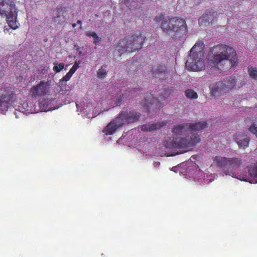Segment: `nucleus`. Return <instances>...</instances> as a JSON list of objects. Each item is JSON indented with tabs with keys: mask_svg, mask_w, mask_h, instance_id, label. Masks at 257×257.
Listing matches in <instances>:
<instances>
[{
	"mask_svg": "<svg viewBox=\"0 0 257 257\" xmlns=\"http://www.w3.org/2000/svg\"><path fill=\"white\" fill-rule=\"evenodd\" d=\"M7 18V22L9 27L13 30H16L18 26L17 25V11H16L11 13L8 14L5 16Z\"/></svg>",
	"mask_w": 257,
	"mask_h": 257,
	"instance_id": "15",
	"label": "nucleus"
},
{
	"mask_svg": "<svg viewBox=\"0 0 257 257\" xmlns=\"http://www.w3.org/2000/svg\"><path fill=\"white\" fill-rule=\"evenodd\" d=\"M54 64L55 66H54L53 70L55 73L60 72L64 68V64L63 63L58 64L56 62H54Z\"/></svg>",
	"mask_w": 257,
	"mask_h": 257,
	"instance_id": "25",
	"label": "nucleus"
},
{
	"mask_svg": "<svg viewBox=\"0 0 257 257\" xmlns=\"http://www.w3.org/2000/svg\"><path fill=\"white\" fill-rule=\"evenodd\" d=\"M214 163L227 174L228 158L221 156H216L213 158Z\"/></svg>",
	"mask_w": 257,
	"mask_h": 257,
	"instance_id": "12",
	"label": "nucleus"
},
{
	"mask_svg": "<svg viewBox=\"0 0 257 257\" xmlns=\"http://www.w3.org/2000/svg\"><path fill=\"white\" fill-rule=\"evenodd\" d=\"M46 101L45 100H41L39 101V106L41 110L44 111L45 112L47 111L49 109L47 108V106H45Z\"/></svg>",
	"mask_w": 257,
	"mask_h": 257,
	"instance_id": "30",
	"label": "nucleus"
},
{
	"mask_svg": "<svg viewBox=\"0 0 257 257\" xmlns=\"http://www.w3.org/2000/svg\"><path fill=\"white\" fill-rule=\"evenodd\" d=\"M141 114L135 110L126 109L122 110L118 116L115 118V121H117L119 125L133 123L139 120Z\"/></svg>",
	"mask_w": 257,
	"mask_h": 257,
	"instance_id": "6",
	"label": "nucleus"
},
{
	"mask_svg": "<svg viewBox=\"0 0 257 257\" xmlns=\"http://www.w3.org/2000/svg\"><path fill=\"white\" fill-rule=\"evenodd\" d=\"M189 124V127H190V132L201 131L204 129L206 126V121L198 122L195 123H190Z\"/></svg>",
	"mask_w": 257,
	"mask_h": 257,
	"instance_id": "18",
	"label": "nucleus"
},
{
	"mask_svg": "<svg viewBox=\"0 0 257 257\" xmlns=\"http://www.w3.org/2000/svg\"><path fill=\"white\" fill-rule=\"evenodd\" d=\"M76 26V23H74L73 24H72V27H73V28H74V27H75Z\"/></svg>",
	"mask_w": 257,
	"mask_h": 257,
	"instance_id": "35",
	"label": "nucleus"
},
{
	"mask_svg": "<svg viewBox=\"0 0 257 257\" xmlns=\"http://www.w3.org/2000/svg\"><path fill=\"white\" fill-rule=\"evenodd\" d=\"M77 23L79 24V25H81L82 22L80 20H78Z\"/></svg>",
	"mask_w": 257,
	"mask_h": 257,
	"instance_id": "34",
	"label": "nucleus"
},
{
	"mask_svg": "<svg viewBox=\"0 0 257 257\" xmlns=\"http://www.w3.org/2000/svg\"><path fill=\"white\" fill-rule=\"evenodd\" d=\"M236 79L234 76H231L224 79L223 81H221L223 82L225 92L229 91L234 88H237L242 86L241 84L237 85Z\"/></svg>",
	"mask_w": 257,
	"mask_h": 257,
	"instance_id": "10",
	"label": "nucleus"
},
{
	"mask_svg": "<svg viewBox=\"0 0 257 257\" xmlns=\"http://www.w3.org/2000/svg\"><path fill=\"white\" fill-rule=\"evenodd\" d=\"M189 124L182 123L175 125L172 129L173 134L179 136L188 135L187 138H177L173 140L172 144H167V147L174 149L186 148L192 147L199 143L201 139L197 133H191L189 130Z\"/></svg>",
	"mask_w": 257,
	"mask_h": 257,
	"instance_id": "2",
	"label": "nucleus"
},
{
	"mask_svg": "<svg viewBox=\"0 0 257 257\" xmlns=\"http://www.w3.org/2000/svg\"><path fill=\"white\" fill-rule=\"evenodd\" d=\"M106 74L107 65L104 64L102 66L101 69L97 71V75L98 78L103 79L106 77Z\"/></svg>",
	"mask_w": 257,
	"mask_h": 257,
	"instance_id": "23",
	"label": "nucleus"
},
{
	"mask_svg": "<svg viewBox=\"0 0 257 257\" xmlns=\"http://www.w3.org/2000/svg\"><path fill=\"white\" fill-rule=\"evenodd\" d=\"M248 174L251 179V183L257 182V162L248 169Z\"/></svg>",
	"mask_w": 257,
	"mask_h": 257,
	"instance_id": "20",
	"label": "nucleus"
},
{
	"mask_svg": "<svg viewBox=\"0 0 257 257\" xmlns=\"http://www.w3.org/2000/svg\"><path fill=\"white\" fill-rule=\"evenodd\" d=\"M33 98H37L39 96H44L47 93V86L44 81H40L39 84L34 85L30 91Z\"/></svg>",
	"mask_w": 257,
	"mask_h": 257,
	"instance_id": "9",
	"label": "nucleus"
},
{
	"mask_svg": "<svg viewBox=\"0 0 257 257\" xmlns=\"http://www.w3.org/2000/svg\"><path fill=\"white\" fill-rule=\"evenodd\" d=\"M202 41L197 42L190 50V55L186 62V67L190 71H201L204 66Z\"/></svg>",
	"mask_w": 257,
	"mask_h": 257,
	"instance_id": "5",
	"label": "nucleus"
},
{
	"mask_svg": "<svg viewBox=\"0 0 257 257\" xmlns=\"http://www.w3.org/2000/svg\"><path fill=\"white\" fill-rule=\"evenodd\" d=\"M154 164L155 166L159 167L160 164V162H154Z\"/></svg>",
	"mask_w": 257,
	"mask_h": 257,
	"instance_id": "33",
	"label": "nucleus"
},
{
	"mask_svg": "<svg viewBox=\"0 0 257 257\" xmlns=\"http://www.w3.org/2000/svg\"><path fill=\"white\" fill-rule=\"evenodd\" d=\"M145 40V38L141 34L138 35H128L115 44L114 48L118 51L120 55L125 52H135L143 48Z\"/></svg>",
	"mask_w": 257,
	"mask_h": 257,
	"instance_id": "4",
	"label": "nucleus"
},
{
	"mask_svg": "<svg viewBox=\"0 0 257 257\" xmlns=\"http://www.w3.org/2000/svg\"><path fill=\"white\" fill-rule=\"evenodd\" d=\"M17 11L15 5L12 0H0V16L4 17L8 14Z\"/></svg>",
	"mask_w": 257,
	"mask_h": 257,
	"instance_id": "8",
	"label": "nucleus"
},
{
	"mask_svg": "<svg viewBox=\"0 0 257 257\" xmlns=\"http://www.w3.org/2000/svg\"><path fill=\"white\" fill-rule=\"evenodd\" d=\"M217 15L216 13L213 11H209L207 13L204 14L199 19V25H201L203 23L211 22L214 20V15Z\"/></svg>",
	"mask_w": 257,
	"mask_h": 257,
	"instance_id": "17",
	"label": "nucleus"
},
{
	"mask_svg": "<svg viewBox=\"0 0 257 257\" xmlns=\"http://www.w3.org/2000/svg\"><path fill=\"white\" fill-rule=\"evenodd\" d=\"M73 74V72L71 73V71L69 70V71L68 72H67L66 73V74L60 79V81L61 82V81L62 82V81L66 82V81H69V79L71 78Z\"/></svg>",
	"mask_w": 257,
	"mask_h": 257,
	"instance_id": "28",
	"label": "nucleus"
},
{
	"mask_svg": "<svg viewBox=\"0 0 257 257\" xmlns=\"http://www.w3.org/2000/svg\"><path fill=\"white\" fill-rule=\"evenodd\" d=\"M122 126L119 125V123L115 121V118L105 126L103 132L106 135H111L117 130V128Z\"/></svg>",
	"mask_w": 257,
	"mask_h": 257,
	"instance_id": "16",
	"label": "nucleus"
},
{
	"mask_svg": "<svg viewBox=\"0 0 257 257\" xmlns=\"http://www.w3.org/2000/svg\"><path fill=\"white\" fill-rule=\"evenodd\" d=\"M248 131L257 138V126L254 125V124H252L248 128Z\"/></svg>",
	"mask_w": 257,
	"mask_h": 257,
	"instance_id": "29",
	"label": "nucleus"
},
{
	"mask_svg": "<svg viewBox=\"0 0 257 257\" xmlns=\"http://www.w3.org/2000/svg\"><path fill=\"white\" fill-rule=\"evenodd\" d=\"M223 82L219 81L209 85L210 94L212 96H219L221 92H225Z\"/></svg>",
	"mask_w": 257,
	"mask_h": 257,
	"instance_id": "11",
	"label": "nucleus"
},
{
	"mask_svg": "<svg viewBox=\"0 0 257 257\" xmlns=\"http://www.w3.org/2000/svg\"><path fill=\"white\" fill-rule=\"evenodd\" d=\"M81 52L80 51L79 53V54L81 55Z\"/></svg>",
	"mask_w": 257,
	"mask_h": 257,
	"instance_id": "39",
	"label": "nucleus"
},
{
	"mask_svg": "<svg viewBox=\"0 0 257 257\" xmlns=\"http://www.w3.org/2000/svg\"><path fill=\"white\" fill-rule=\"evenodd\" d=\"M234 140L239 148L245 149L248 147L250 138L246 135L236 134Z\"/></svg>",
	"mask_w": 257,
	"mask_h": 257,
	"instance_id": "14",
	"label": "nucleus"
},
{
	"mask_svg": "<svg viewBox=\"0 0 257 257\" xmlns=\"http://www.w3.org/2000/svg\"><path fill=\"white\" fill-rule=\"evenodd\" d=\"M1 77V71L0 70V78Z\"/></svg>",
	"mask_w": 257,
	"mask_h": 257,
	"instance_id": "37",
	"label": "nucleus"
},
{
	"mask_svg": "<svg viewBox=\"0 0 257 257\" xmlns=\"http://www.w3.org/2000/svg\"><path fill=\"white\" fill-rule=\"evenodd\" d=\"M161 124H162V126L164 124H165L164 123H163V122H162Z\"/></svg>",
	"mask_w": 257,
	"mask_h": 257,
	"instance_id": "36",
	"label": "nucleus"
},
{
	"mask_svg": "<svg viewBox=\"0 0 257 257\" xmlns=\"http://www.w3.org/2000/svg\"><path fill=\"white\" fill-rule=\"evenodd\" d=\"M172 89L169 88H164L163 91L162 92V96L164 98H167L172 93Z\"/></svg>",
	"mask_w": 257,
	"mask_h": 257,
	"instance_id": "26",
	"label": "nucleus"
},
{
	"mask_svg": "<svg viewBox=\"0 0 257 257\" xmlns=\"http://www.w3.org/2000/svg\"><path fill=\"white\" fill-rule=\"evenodd\" d=\"M14 93L10 90H0V112H3L8 108V104L14 100Z\"/></svg>",
	"mask_w": 257,
	"mask_h": 257,
	"instance_id": "7",
	"label": "nucleus"
},
{
	"mask_svg": "<svg viewBox=\"0 0 257 257\" xmlns=\"http://www.w3.org/2000/svg\"><path fill=\"white\" fill-rule=\"evenodd\" d=\"M185 94L187 98L191 100L196 99L198 97L197 93L192 89H188L185 90Z\"/></svg>",
	"mask_w": 257,
	"mask_h": 257,
	"instance_id": "22",
	"label": "nucleus"
},
{
	"mask_svg": "<svg viewBox=\"0 0 257 257\" xmlns=\"http://www.w3.org/2000/svg\"><path fill=\"white\" fill-rule=\"evenodd\" d=\"M162 30L172 39L183 37L187 30L185 20L179 17L165 18L162 15Z\"/></svg>",
	"mask_w": 257,
	"mask_h": 257,
	"instance_id": "3",
	"label": "nucleus"
},
{
	"mask_svg": "<svg viewBox=\"0 0 257 257\" xmlns=\"http://www.w3.org/2000/svg\"><path fill=\"white\" fill-rule=\"evenodd\" d=\"M163 71L162 70V71H161V73H162V76L163 75Z\"/></svg>",
	"mask_w": 257,
	"mask_h": 257,
	"instance_id": "38",
	"label": "nucleus"
},
{
	"mask_svg": "<svg viewBox=\"0 0 257 257\" xmlns=\"http://www.w3.org/2000/svg\"><path fill=\"white\" fill-rule=\"evenodd\" d=\"M160 74H161V69L160 68H158L156 69L154 67L153 68L152 75H153V77H158V76H159Z\"/></svg>",
	"mask_w": 257,
	"mask_h": 257,
	"instance_id": "32",
	"label": "nucleus"
},
{
	"mask_svg": "<svg viewBox=\"0 0 257 257\" xmlns=\"http://www.w3.org/2000/svg\"><path fill=\"white\" fill-rule=\"evenodd\" d=\"M209 66L218 71L234 69L238 62L235 50L231 46L218 44L210 47L208 55Z\"/></svg>",
	"mask_w": 257,
	"mask_h": 257,
	"instance_id": "1",
	"label": "nucleus"
},
{
	"mask_svg": "<svg viewBox=\"0 0 257 257\" xmlns=\"http://www.w3.org/2000/svg\"><path fill=\"white\" fill-rule=\"evenodd\" d=\"M86 35L88 37H91L94 38L93 43L96 46L98 45L99 42L102 40L101 38L99 37L96 33L94 31H87Z\"/></svg>",
	"mask_w": 257,
	"mask_h": 257,
	"instance_id": "21",
	"label": "nucleus"
},
{
	"mask_svg": "<svg viewBox=\"0 0 257 257\" xmlns=\"http://www.w3.org/2000/svg\"><path fill=\"white\" fill-rule=\"evenodd\" d=\"M81 63V61L76 60V62H74V64L73 65V66L72 67V68H71V69H70V71H71V72H73V73H75L77 71L78 68H79V65Z\"/></svg>",
	"mask_w": 257,
	"mask_h": 257,
	"instance_id": "27",
	"label": "nucleus"
},
{
	"mask_svg": "<svg viewBox=\"0 0 257 257\" xmlns=\"http://www.w3.org/2000/svg\"><path fill=\"white\" fill-rule=\"evenodd\" d=\"M161 128V123H145L141 126L143 132H152Z\"/></svg>",
	"mask_w": 257,
	"mask_h": 257,
	"instance_id": "19",
	"label": "nucleus"
},
{
	"mask_svg": "<svg viewBox=\"0 0 257 257\" xmlns=\"http://www.w3.org/2000/svg\"><path fill=\"white\" fill-rule=\"evenodd\" d=\"M242 163L240 158L237 157L228 158L227 174L239 168Z\"/></svg>",
	"mask_w": 257,
	"mask_h": 257,
	"instance_id": "13",
	"label": "nucleus"
},
{
	"mask_svg": "<svg viewBox=\"0 0 257 257\" xmlns=\"http://www.w3.org/2000/svg\"><path fill=\"white\" fill-rule=\"evenodd\" d=\"M249 75L250 77L256 79H257V68L255 67H250L248 69Z\"/></svg>",
	"mask_w": 257,
	"mask_h": 257,
	"instance_id": "24",
	"label": "nucleus"
},
{
	"mask_svg": "<svg viewBox=\"0 0 257 257\" xmlns=\"http://www.w3.org/2000/svg\"><path fill=\"white\" fill-rule=\"evenodd\" d=\"M123 95H120L119 96H118L117 97H115L114 101H115V104L117 106H119L123 101Z\"/></svg>",
	"mask_w": 257,
	"mask_h": 257,
	"instance_id": "31",
	"label": "nucleus"
}]
</instances>
